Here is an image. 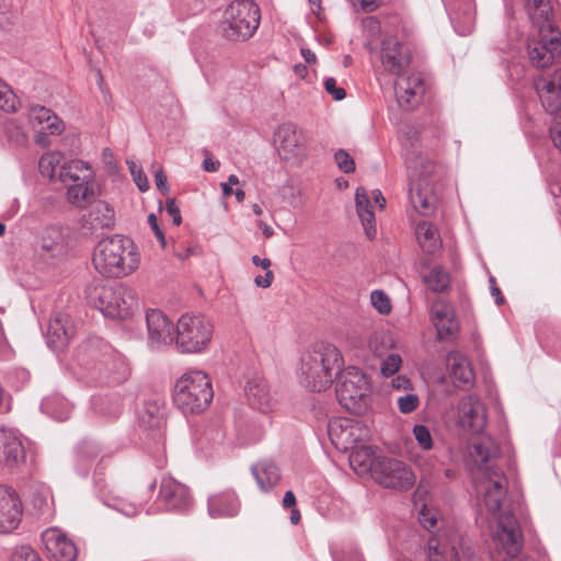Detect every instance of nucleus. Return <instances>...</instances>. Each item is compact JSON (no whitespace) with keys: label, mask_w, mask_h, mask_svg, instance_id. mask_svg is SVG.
I'll list each match as a JSON object with an SVG mask.
<instances>
[{"label":"nucleus","mask_w":561,"mask_h":561,"mask_svg":"<svg viewBox=\"0 0 561 561\" xmlns=\"http://www.w3.org/2000/svg\"><path fill=\"white\" fill-rule=\"evenodd\" d=\"M328 435L339 450L347 451L357 444L365 443L370 436V431L359 421L335 419L329 422Z\"/></svg>","instance_id":"obj_12"},{"label":"nucleus","mask_w":561,"mask_h":561,"mask_svg":"<svg viewBox=\"0 0 561 561\" xmlns=\"http://www.w3.org/2000/svg\"><path fill=\"white\" fill-rule=\"evenodd\" d=\"M251 260L255 266L263 268L265 272H267V270H270V267L272 265L271 260L267 257L262 259L259 255H253Z\"/></svg>","instance_id":"obj_62"},{"label":"nucleus","mask_w":561,"mask_h":561,"mask_svg":"<svg viewBox=\"0 0 561 561\" xmlns=\"http://www.w3.org/2000/svg\"><path fill=\"white\" fill-rule=\"evenodd\" d=\"M32 504L42 515H50L54 511V497L49 490H38L33 494Z\"/></svg>","instance_id":"obj_44"},{"label":"nucleus","mask_w":561,"mask_h":561,"mask_svg":"<svg viewBox=\"0 0 561 561\" xmlns=\"http://www.w3.org/2000/svg\"><path fill=\"white\" fill-rule=\"evenodd\" d=\"M416 240L426 254H436L442 249V239L436 227L431 222L421 221L415 228Z\"/></svg>","instance_id":"obj_36"},{"label":"nucleus","mask_w":561,"mask_h":561,"mask_svg":"<svg viewBox=\"0 0 561 561\" xmlns=\"http://www.w3.org/2000/svg\"><path fill=\"white\" fill-rule=\"evenodd\" d=\"M252 472L261 490L268 491L277 484L280 479L278 467L271 461H262L252 467Z\"/></svg>","instance_id":"obj_38"},{"label":"nucleus","mask_w":561,"mask_h":561,"mask_svg":"<svg viewBox=\"0 0 561 561\" xmlns=\"http://www.w3.org/2000/svg\"><path fill=\"white\" fill-rule=\"evenodd\" d=\"M478 479L477 491L484 493L485 505L495 523L491 531L492 539L505 554L516 557L523 546L518 523L511 513L501 512V504L507 489L506 478L497 469L486 468Z\"/></svg>","instance_id":"obj_1"},{"label":"nucleus","mask_w":561,"mask_h":561,"mask_svg":"<svg viewBox=\"0 0 561 561\" xmlns=\"http://www.w3.org/2000/svg\"><path fill=\"white\" fill-rule=\"evenodd\" d=\"M324 89L336 101H341L346 96L345 90L336 85V81L334 78L325 79Z\"/></svg>","instance_id":"obj_54"},{"label":"nucleus","mask_w":561,"mask_h":561,"mask_svg":"<svg viewBox=\"0 0 561 561\" xmlns=\"http://www.w3.org/2000/svg\"><path fill=\"white\" fill-rule=\"evenodd\" d=\"M428 559L430 561H460L456 546L437 538L428 540Z\"/></svg>","instance_id":"obj_39"},{"label":"nucleus","mask_w":561,"mask_h":561,"mask_svg":"<svg viewBox=\"0 0 561 561\" xmlns=\"http://www.w3.org/2000/svg\"><path fill=\"white\" fill-rule=\"evenodd\" d=\"M497 453L493 440L489 437H481L470 446V457L478 465L477 477H482L483 470L486 468L494 469L485 463L492 459Z\"/></svg>","instance_id":"obj_34"},{"label":"nucleus","mask_w":561,"mask_h":561,"mask_svg":"<svg viewBox=\"0 0 561 561\" xmlns=\"http://www.w3.org/2000/svg\"><path fill=\"white\" fill-rule=\"evenodd\" d=\"M239 511V502L231 490L215 493L208 499V513L211 517L234 516Z\"/></svg>","instance_id":"obj_29"},{"label":"nucleus","mask_w":561,"mask_h":561,"mask_svg":"<svg viewBox=\"0 0 561 561\" xmlns=\"http://www.w3.org/2000/svg\"><path fill=\"white\" fill-rule=\"evenodd\" d=\"M92 262L101 275L123 278L138 270L140 253L130 238L115 234L98 243Z\"/></svg>","instance_id":"obj_2"},{"label":"nucleus","mask_w":561,"mask_h":561,"mask_svg":"<svg viewBox=\"0 0 561 561\" xmlns=\"http://www.w3.org/2000/svg\"><path fill=\"white\" fill-rule=\"evenodd\" d=\"M374 479L383 488L398 491L411 489L416 477L405 462L386 456H379L375 465Z\"/></svg>","instance_id":"obj_10"},{"label":"nucleus","mask_w":561,"mask_h":561,"mask_svg":"<svg viewBox=\"0 0 561 561\" xmlns=\"http://www.w3.org/2000/svg\"><path fill=\"white\" fill-rule=\"evenodd\" d=\"M413 435L417 444L425 450L433 446V440L428 428L424 425L417 424L413 427Z\"/></svg>","instance_id":"obj_53"},{"label":"nucleus","mask_w":561,"mask_h":561,"mask_svg":"<svg viewBox=\"0 0 561 561\" xmlns=\"http://www.w3.org/2000/svg\"><path fill=\"white\" fill-rule=\"evenodd\" d=\"M154 182H156V185L157 187L163 193V194H168L169 193V187H168V184H167V176L163 172L162 169H159L154 172Z\"/></svg>","instance_id":"obj_60"},{"label":"nucleus","mask_w":561,"mask_h":561,"mask_svg":"<svg viewBox=\"0 0 561 561\" xmlns=\"http://www.w3.org/2000/svg\"><path fill=\"white\" fill-rule=\"evenodd\" d=\"M274 142L279 158L287 163L299 165L308 158L307 136L294 124L280 125Z\"/></svg>","instance_id":"obj_9"},{"label":"nucleus","mask_w":561,"mask_h":561,"mask_svg":"<svg viewBox=\"0 0 561 561\" xmlns=\"http://www.w3.org/2000/svg\"><path fill=\"white\" fill-rule=\"evenodd\" d=\"M392 388L398 391L409 392L413 390V385L411 380L403 376L399 375L391 381Z\"/></svg>","instance_id":"obj_55"},{"label":"nucleus","mask_w":561,"mask_h":561,"mask_svg":"<svg viewBox=\"0 0 561 561\" xmlns=\"http://www.w3.org/2000/svg\"><path fill=\"white\" fill-rule=\"evenodd\" d=\"M9 561H42L39 554L30 546H20L13 549Z\"/></svg>","instance_id":"obj_48"},{"label":"nucleus","mask_w":561,"mask_h":561,"mask_svg":"<svg viewBox=\"0 0 561 561\" xmlns=\"http://www.w3.org/2000/svg\"><path fill=\"white\" fill-rule=\"evenodd\" d=\"M72 336L70 319L66 313H56L48 322L46 330L47 344L54 351L62 350Z\"/></svg>","instance_id":"obj_26"},{"label":"nucleus","mask_w":561,"mask_h":561,"mask_svg":"<svg viewBox=\"0 0 561 561\" xmlns=\"http://www.w3.org/2000/svg\"><path fill=\"white\" fill-rule=\"evenodd\" d=\"M148 222H149L152 231L154 232V236L159 240L161 247L164 248L167 242H165L164 234H163L162 230L160 229V227L158 225L157 216L154 214H150L148 216Z\"/></svg>","instance_id":"obj_58"},{"label":"nucleus","mask_w":561,"mask_h":561,"mask_svg":"<svg viewBox=\"0 0 561 561\" xmlns=\"http://www.w3.org/2000/svg\"><path fill=\"white\" fill-rule=\"evenodd\" d=\"M65 186L68 203L77 208H87L95 202L99 195V185L95 178L76 183H67Z\"/></svg>","instance_id":"obj_25"},{"label":"nucleus","mask_w":561,"mask_h":561,"mask_svg":"<svg viewBox=\"0 0 561 561\" xmlns=\"http://www.w3.org/2000/svg\"><path fill=\"white\" fill-rule=\"evenodd\" d=\"M355 203L357 215L360 219V222L364 227L365 233L369 239L375 238L377 229H376V220L375 214L371 209L369 196L367 192L358 187L355 194Z\"/></svg>","instance_id":"obj_33"},{"label":"nucleus","mask_w":561,"mask_h":561,"mask_svg":"<svg viewBox=\"0 0 561 561\" xmlns=\"http://www.w3.org/2000/svg\"><path fill=\"white\" fill-rule=\"evenodd\" d=\"M534 85L546 111L557 114L561 110V69L554 70L549 77H537Z\"/></svg>","instance_id":"obj_17"},{"label":"nucleus","mask_w":561,"mask_h":561,"mask_svg":"<svg viewBox=\"0 0 561 561\" xmlns=\"http://www.w3.org/2000/svg\"><path fill=\"white\" fill-rule=\"evenodd\" d=\"M343 364V356L335 345L318 343L301 356L300 383L311 391H323L332 385Z\"/></svg>","instance_id":"obj_3"},{"label":"nucleus","mask_w":561,"mask_h":561,"mask_svg":"<svg viewBox=\"0 0 561 561\" xmlns=\"http://www.w3.org/2000/svg\"><path fill=\"white\" fill-rule=\"evenodd\" d=\"M397 404L402 414H410L419 408L420 398L412 391H409L397 399Z\"/></svg>","instance_id":"obj_47"},{"label":"nucleus","mask_w":561,"mask_h":561,"mask_svg":"<svg viewBox=\"0 0 561 561\" xmlns=\"http://www.w3.org/2000/svg\"><path fill=\"white\" fill-rule=\"evenodd\" d=\"M95 178V171L87 161L75 159L65 162L58 171V179L64 184L76 183Z\"/></svg>","instance_id":"obj_30"},{"label":"nucleus","mask_w":561,"mask_h":561,"mask_svg":"<svg viewBox=\"0 0 561 561\" xmlns=\"http://www.w3.org/2000/svg\"><path fill=\"white\" fill-rule=\"evenodd\" d=\"M335 392L337 401L345 410L362 413L368 407L370 393L368 377L357 367H346L340 374Z\"/></svg>","instance_id":"obj_8"},{"label":"nucleus","mask_w":561,"mask_h":561,"mask_svg":"<svg viewBox=\"0 0 561 561\" xmlns=\"http://www.w3.org/2000/svg\"><path fill=\"white\" fill-rule=\"evenodd\" d=\"M432 322L440 340L451 337L458 331V322L453 307L444 301L436 300L431 308Z\"/></svg>","instance_id":"obj_22"},{"label":"nucleus","mask_w":561,"mask_h":561,"mask_svg":"<svg viewBox=\"0 0 561 561\" xmlns=\"http://www.w3.org/2000/svg\"><path fill=\"white\" fill-rule=\"evenodd\" d=\"M527 12L535 33L559 32L551 19L552 8L548 0H528Z\"/></svg>","instance_id":"obj_27"},{"label":"nucleus","mask_w":561,"mask_h":561,"mask_svg":"<svg viewBox=\"0 0 561 561\" xmlns=\"http://www.w3.org/2000/svg\"><path fill=\"white\" fill-rule=\"evenodd\" d=\"M89 298L104 316L114 319H125L138 307L135 290L122 284L95 286L90 289Z\"/></svg>","instance_id":"obj_7"},{"label":"nucleus","mask_w":561,"mask_h":561,"mask_svg":"<svg viewBox=\"0 0 561 561\" xmlns=\"http://www.w3.org/2000/svg\"><path fill=\"white\" fill-rule=\"evenodd\" d=\"M148 343L151 348H162L175 343L176 325L160 310H149L146 314Z\"/></svg>","instance_id":"obj_14"},{"label":"nucleus","mask_w":561,"mask_h":561,"mask_svg":"<svg viewBox=\"0 0 561 561\" xmlns=\"http://www.w3.org/2000/svg\"><path fill=\"white\" fill-rule=\"evenodd\" d=\"M428 289L440 293L449 286V274L442 266H434L428 274L423 276Z\"/></svg>","instance_id":"obj_41"},{"label":"nucleus","mask_w":561,"mask_h":561,"mask_svg":"<svg viewBox=\"0 0 561 561\" xmlns=\"http://www.w3.org/2000/svg\"><path fill=\"white\" fill-rule=\"evenodd\" d=\"M392 346L393 341L385 331H375L368 339V347L376 356H382Z\"/></svg>","instance_id":"obj_43"},{"label":"nucleus","mask_w":561,"mask_h":561,"mask_svg":"<svg viewBox=\"0 0 561 561\" xmlns=\"http://www.w3.org/2000/svg\"><path fill=\"white\" fill-rule=\"evenodd\" d=\"M350 455V463L351 466L358 472L365 473L370 472L371 476H375V465L377 463L375 449L370 445H365L364 443L357 444L356 447L351 449Z\"/></svg>","instance_id":"obj_32"},{"label":"nucleus","mask_w":561,"mask_h":561,"mask_svg":"<svg viewBox=\"0 0 561 561\" xmlns=\"http://www.w3.org/2000/svg\"><path fill=\"white\" fill-rule=\"evenodd\" d=\"M28 122L35 130V142L42 147L49 146L48 135H60L65 129L64 122L49 108L34 105L28 111Z\"/></svg>","instance_id":"obj_13"},{"label":"nucleus","mask_w":561,"mask_h":561,"mask_svg":"<svg viewBox=\"0 0 561 561\" xmlns=\"http://www.w3.org/2000/svg\"><path fill=\"white\" fill-rule=\"evenodd\" d=\"M42 541L48 556L55 561H73L77 557L75 543L57 527L43 531Z\"/></svg>","instance_id":"obj_18"},{"label":"nucleus","mask_w":561,"mask_h":561,"mask_svg":"<svg viewBox=\"0 0 561 561\" xmlns=\"http://www.w3.org/2000/svg\"><path fill=\"white\" fill-rule=\"evenodd\" d=\"M25 459V449L19 434L9 427H0V467L13 469Z\"/></svg>","instance_id":"obj_19"},{"label":"nucleus","mask_w":561,"mask_h":561,"mask_svg":"<svg viewBox=\"0 0 561 561\" xmlns=\"http://www.w3.org/2000/svg\"><path fill=\"white\" fill-rule=\"evenodd\" d=\"M139 424L144 430L153 431V438L162 436L164 410L156 402H148L139 413Z\"/></svg>","instance_id":"obj_31"},{"label":"nucleus","mask_w":561,"mask_h":561,"mask_svg":"<svg viewBox=\"0 0 561 561\" xmlns=\"http://www.w3.org/2000/svg\"><path fill=\"white\" fill-rule=\"evenodd\" d=\"M62 154L58 151L47 152L42 156L38 162V169L43 176L54 180L58 178V169L60 170Z\"/></svg>","instance_id":"obj_40"},{"label":"nucleus","mask_w":561,"mask_h":561,"mask_svg":"<svg viewBox=\"0 0 561 561\" xmlns=\"http://www.w3.org/2000/svg\"><path fill=\"white\" fill-rule=\"evenodd\" d=\"M402 365V358L398 354H389L380 365V371L382 376L390 377L394 375Z\"/></svg>","instance_id":"obj_49"},{"label":"nucleus","mask_w":561,"mask_h":561,"mask_svg":"<svg viewBox=\"0 0 561 561\" xmlns=\"http://www.w3.org/2000/svg\"><path fill=\"white\" fill-rule=\"evenodd\" d=\"M420 523L430 530L436 525V517L424 506L420 512Z\"/></svg>","instance_id":"obj_57"},{"label":"nucleus","mask_w":561,"mask_h":561,"mask_svg":"<svg viewBox=\"0 0 561 561\" xmlns=\"http://www.w3.org/2000/svg\"><path fill=\"white\" fill-rule=\"evenodd\" d=\"M425 84L419 75L401 76L396 81V95L402 108L411 110L420 104Z\"/></svg>","instance_id":"obj_20"},{"label":"nucleus","mask_w":561,"mask_h":561,"mask_svg":"<svg viewBox=\"0 0 561 561\" xmlns=\"http://www.w3.org/2000/svg\"><path fill=\"white\" fill-rule=\"evenodd\" d=\"M18 98L12 89L0 79V110L12 113L18 110Z\"/></svg>","instance_id":"obj_45"},{"label":"nucleus","mask_w":561,"mask_h":561,"mask_svg":"<svg viewBox=\"0 0 561 561\" xmlns=\"http://www.w3.org/2000/svg\"><path fill=\"white\" fill-rule=\"evenodd\" d=\"M245 396L249 404L259 411L266 412L272 408L273 399L263 378L250 379L245 386Z\"/></svg>","instance_id":"obj_28"},{"label":"nucleus","mask_w":561,"mask_h":561,"mask_svg":"<svg viewBox=\"0 0 561 561\" xmlns=\"http://www.w3.org/2000/svg\"><path fill=\"white\" fill-rule=\"evenodd\" d=\"M127 165L137 187L141 192H146L149 188V182L147 176L144 174L141 167L133 160H127Z\"/></svg>","instance_id":"obj_51"},{"label":"nucleus","mask_w":561,"mask_h":561,"mask_svg":"<svg viewBox=\"0 0 561 561\" xmlns=\"http://www.w3.org/2000/svg\"><path fill=\"white\" fill-rule=\"evenodd\" d=\"M409 198L413 208L422 215L430 214L435 204L430 183L425 179H419L416 174L410 173Z\"/></svg>","instance_id":"obj_23"},{"label":"nucleus","mask_w":561,"mask_h":561,"mask_svg":"<svg viewBox=\"0 0 561 561\" xmlns=\"http://www.w3.org/2000/svg\"><path fill=\"white\" fill-rule=\"evenodd\" d=\"M213 398L210 378L202 370H188L175 382L173 402L185 414L205 411Z\"/></svg>","instance_id":"obj_4"},{"label":"nucleus","mask_w":561,"mask_h":561,"mask_svg":"<svg viewBox=\"0 0 561 561\" xmlns=\"http://www.w3.org/2000/svg\"><path fill=\"white\" fill-rule=\"evenodd\" d=\"M370 302L381 314H388L391 311V304L388 296L381 290H374L370 294Z\"/></svg>","instance_id":"obj_50"},{"label":"nucleus","mask_w":561,"mask_h":561,"mask_svg":"<svg viewBox=\"0 0 561 561\" xmlns=\"http://www.w3.org/2000/svg\"><path fill=\"white\" fill-rule=\"evenodd\" d=\"M159 499L172 510H186L192 502L187 486L171 477L162 478Z\"/></svg>","instance_id":"obj_21"},{"label":"nucleus","mask_w":561,"mask_h":561,"mask_svg":"<svg viewBox=\"0 0 561 561\" xmlns=\"http://www.w3.org/2000/svg\"><path fill=\"white\" fill-rule=\"evenodd\" d=\"M274 280V273L271 270L265 272V275H257L254 277V284L260 288H268Z\"/></svg>","instance_id":"obj_59"},{"label":"nucleus","mask_w":561,"mask_h":561,"mask_svg":"<svg viewBox=\"0 0 561 561\" xmlns=\"http://www.w3.org/2000/svg\"><path fill=\"white\" fill-rule=\"evenodd\" d=\"M527 56L531 66L543 69L561 56L560 32L534 33L527 42Z\"/></svg>","instance_id":"obj_11"},{"label":"nucleus","mask_w":561,"mask_h":561,"mask_svg":"<svg viewBox=\"0 0 561 561\" xmlns=\"http://www.w3.org/2000/svg\"><path fill=\"white\" fill-rule=\"evenodd\" d=\"M91 217L95 226L107 228L114 222V210L107 203L100 201L94 204Z\"/></svg>","instance_id":"obj_42"},{"label":"nucleus","mask_w":561,"mask_h":561,"mask_svg":"<svg viewBox=\"0 0 561 561\" xmlns=\"http://www.w3.org/2000/svg\"><path fill=\"white\" fill-rule=\"evenodd\" d=\"M550 136L554 146L561 150V121H558L553 124L550 129Z\"/></svg>","instance_id":"obj_61"},{"label":"nucleus","mask_w":561,"mask_h":561,"mask_svg":"<svg viewBox=\"0 0 561 561\" xmlns=\"http://www.w3.org/2000/svg\"><path fill=\"white\" fill-rule=\"evenodd\" d=\"M334 160L341 171L344 173H352L355 171V162L354 159L351 157V154L340 149L334 154Z\"/></svg>","instance_id":"obj_52"},{"label":"nucleus","mask_w":561,"mask_h":561,"mask_svg":"<svg viewBox=\"0 0 561 561\" xmlns=\"http://www.w3.org/2000/svg\"><path fill=\"white\" fill-rule=\"evenodd\" d=\"M366 12H373L378 7L377 0H354Z\"/></svg>","instance_id":"obj_63"},{"label":"nucleus","mask_w":561,"mask_h":561,"mask_svg":"<svg viewBox=\"0 0 561 561\" xmlns=\"http://www.w3.org/2000/svg\"><path fill=\"white\" fill-rule=\"evenodd\" d=\"M363 28L366 35L369 37V41L365 44V47L369 51H375V46H373V41L378 38L380 34V24L379 21L374 16H368L363 20Z\"/></svg>","instance_id":"obj_46"},{"label":"nucleus","mask_w":561,"mask_h":561,"mask_svg":"<svg viewBox=\"0 0 561 561\" xmlns=\"http://www.w3.org/2000/svg\"><path fill=\"white\" fill-rule=\"evenodd\" d=\"M380 60L385 70L399 73L409 64L410 57L396 37H386L382 41Z\"/></svg>","instance_id":"obj_24"},{"label":"nucleus","mask_w":561,"mask_h":561,"mask_svg":"<svg viewBox=\"0 0 561 561\" xmlns=\"http://www.w3.org/2000/svg\"><path fill=\"white\" fill-rule=\"evenodd\" d=\"M447 367L453 381L463 386L473 382L474 374L468 359L459 353H450L447 356Z\"/></svg>","instance_id":"obj_35"},{"label":"nucleus","mask_w":561,"mask_h":561,"mask_svg":"<svg viewBox=\"0 0 561 561\" xmlns=\"http://www.w3.org/2000/svg\"><path fill=\"white\" fill-rule=\"evenodd\" d=\"M39 245L50 256H57L66 250V238L60 227H47L39 237Z\"/></svg>","instance_id":"obj_37"},{"label":"nucleus","mask_w":561,"mask_h":561,"mask_svg":"<svg viewBox=\"0 0 561 561\" xmlns=\"http://www.w3.org/2000/svg\"><path fill=\"white\" fill-rule=\"evenodd\" d=\"M165 210L172 217V221L174 225L179 226L182 222L181 213L179 206L173 198H169L165 203Z\"/></svg>","instance_id":"obj_56"},{"label":"nucleus","mask_w":561,"mask_h":561,"mask_svg":"<svg viewBox=\"0 0 561 561\" xmlns=\"http://www.w3.org/2000/svg\"><path fill=\"white\" fill-rule=\"evenodd\" d=\"M214 324L203 313H184L176 322L175 346L185 354L203 353L209 346Z\"/></svg>","instance_id":"obj_6"},{"label":"nucleus","mask_w":561,"mask_h":561,"mask_svg":"<svg viewBox=\"0 0 561 561\" xmlns=\"http://www.w3.org/2000/svg\"><path fill=\"white\" fill-rule=\"evenodd\" d=\"M203 168L207 172H215L219 168V162L214 161L210 156H207L203 161Z\"/></svg>","instance_id":"obj_64"},{"label":"nucleus","mask_w":561,"mask_h":561,"mask_svg":"<svg viewBox=\"0 0 561 561\" xmlns=\"http://www.w3.org/2000/svg\"><path fill=\"white\" fill-rule=\"evenodd\" d=\"M260 20V8L253 0H234L224 12L221 33L229 41H245L253 36Z\"/></svg>","instance_id":"obj_5"},{"label":"nucleus","mask_w":561,"mask_h":561,"mask_svg":"<svg viewBox=\"0 0 561 561\" xmlns=\"http://www.w3.org/2000/svg\"><path fill=\"white\" fill-rule=\"evenodd\" d=\"M23 504L19 493L10 486L0 485V534H10L21 524Z\"/></svg>","instance_id":"obj_15"},{"label":"nucleus","mask_w":561,"mask_h":561,"mask_svg":"<svg viewBox=\"0 0 561 561\" xmlns=\"http://www.w3.org/2000/svg\"><path fill=\"white\" fill-rule=\"evenodd\" d=\"M457 424L462 430L480 433L486 424L483 403L473 396L461 398L458 403Z\"/></svg>","instance_id":"obj_16"}]
</instances>
